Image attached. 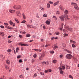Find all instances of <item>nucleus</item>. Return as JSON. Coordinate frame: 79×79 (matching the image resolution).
Masks as SVG:
<instances>
[{
	"label": "nucleus",
	"mask_w": 79,
	"mask_h": 79,
	"mask_svg": "<svg viewBox=\"0 0 79 79\" xmlns=\"http://www.w3.org/2000/svg\"><path fill=\"white\" fill-rule=\"evenodd\" d=\"M59 3V1H57L54 4V6H55Z\"/></svg>",
	"instance_id": "14"
},
{
	"label": "nucleus",
	"mask_w": 79,
	"mask_h": 79,
	"mask_svg": "<svg viewBox=\"0 0 79 79\" xmlns=\"http://www.w3.org/2000/svg\"><path fill=\"white\" fill-rule=\"evenodd\" d=\"M47 6L48 8H49L50 7V4H48L47 5Z\"/></svg>",
	"instance_id": "25"
},
{
	"label": "nucleus",
	"mask_w": 79,
	"mask_h": 79,
	"mask_svg": "<svg viewBox=\"0 0 79 79\" xmlns=\"http://www.w3.org/2000/svg\"><path fill=\"white\" fill-rule=\"evenodd\" d=\"M30 28H34V29H36L37 27L35 26H31Z\"/></svg>",
	"instance_id": "15"
},
{
	"label": "nucleus",
	"mask_w": 79,
	"mask_h": 79,
	"mask_svg": "<svg viewBox=\"0 0 79 79\" xmlns=\"http://www.w3.org/2000/svg\"><path fill=\"white\" fill-rule=\"evenodd\" d=\"M69 77H70V78H71L72 79H73V76H71V75H69Z\"/></svg>",
	"instance_id": "40"
},
{
	"label": "nucleus",
	"mask_w": 79,
	"mask_h": 79,
	"mask_svg": "<svg viewBox=\"0 0 79 79\" xmlns=\"http://www.w3.org/2000/svg\"><path fill=\"white\" fill-rule=\"evenodd\" d=\"M56 35H59V34H60V32H56Z\"/></svg>",
	"instance_id": "37"
},
{
	"label": "nucleus",
	"mask_w": 79,
	"mask_h": 79,
	"mask_svg": "<svg viewBox=\"0 0 79 79\" xmlns=\"http://www.w3.org/2000/svg\"><path fill=\"white\" fill-rule=\"evenodd\" d=\"M23 77H24L23 76H22V75H20L19 76L20 78H23Z\"/></svg>",
	"instance_id": "38"
},
{
	"label": "nucleus",
	"mask_w": 79,
	"mask_h": 79,
	"mask_svg": "<svg viewBox=\"0 0 79 79\" xmlns=\"http://www.w3.org/2000/svg\"><path fill=\"white\" fill-rule=\"evenodd\" d=\"M43 16H44V17H47V14H46L45 15V14H44V15H43Z\"/></svg>",
	"instance_id": "48"
},
{
	"label": "nucleus",
	"mask_w": 79,
	"mask_h": 79,
	"mask_svg": "<svg viewBox=\"0 0 79 79\" xmlns=\"http://www.w3.org/2000/svg\"><path fill=\"white\" fill-rule=\"evenodd\" d=\"M21 58V56L19 55V56H17V58L19 59V58Z\"/></svg>",
	"instance_id": "43"
},
{
	"label": "nucleus",
	"mask_w": 79,
	"mask_h": 79,
	"mask_svg": "<svg viewBox=\"0 0 79 79\" xmlns=\"http://www.w3.org/2000/svg\"><path fill=\"white\" fill-rule=\"evenodd\" d=\"M15 21H16L17 23H19V21H18V20L17 19H15Z\"/></svg>",
	"instance_id": "30"
},
{
	"label": "nucleus",
	"mask_w": 79,
	"mask_h": 79,
	"mask_svg": "<svg viewBox=\"0 0 79 79\" xmlns=\"http://www.w3.org/2000/svg\"><path fill=\"white\" fill-rule=\"evenodd\" d=\"M0 27L2 29H3V28H5V27H4V26H2V25H1V26H0Z\"/></svg>",
	"instance_id": "41"
},
{
	"label": "nucleus",
	"mask_w": 79,
	"mask_h": 79,
	"mask_svg": "<svg viewBox=\"0 0 79 79\" xmlns=\"http://www.w3.org/2000/svg\"><path fill=\"white\" fill-rule=\"evenodd\" d=\"M73 40H70V42H71V43H73Z\"/></svg>",
	"instance_id": "53"
},
{
	"label": "nucleus",
	"mask_w": 79,
	"mask_h": 79,
	"mask_svg": "<svg viewBox=\"0 0 79 79\" xmlns=\"http://www.w3.org/2000/svg\"><path fill=\"white\" fill-rule=\"evenodd\" d=\"M62 69H64V70L65 69V66L63 65L62 66Z\"/></svg>",
	"instance_id": "31"
},
{
	"label": "nucleus",
	"mask_w": 79,
	"mask_h": 79,
	"mask_svg": "<svg viewBox=\"0 0 79 79\" xmlns=\"http://www.w3.org/2000/svg\"><path fill=\"white\" fill-rule=\"evenodd\" d=\"M5 67L6 69H9V67H8V66L7 65H5Z\"/></svg>",
	"instance_id": "28"
},
{
	"label": "nucleus",
	"mask_w": 79,
	"mask_h": 79,
	"mask_svg": "<svg viewBox=\"0 0 79 79\" xmlns=\"http://www.w3.org/2000/svg\"><path fill=\"white\" fill-rule=\"evenodd\" d=\"M26 36L27 37H30V34H27L26 35Z\"/></svg>",
	"instance_id": "27"
},
{
	"label": "nucleus",
	"mask_w": 79,
	"mask_h": 79,
	"mask_svg": "<svg viewBox=\"0 0 79 79\" xmlns=\"http://www.w3.org/2000/svg\"><path fill=\"white\" fill-rule=\"evenodd\" d=\"M71 5H73L74 8H75V9H76V10H78L79 7H78L77 6V4L74 2H72L71 3Z\"/></svg>",
	"instance_id": "3"
},
{
	"label": "nucleus",
	"mask_w": 79,
	"mask_h": 79,
	"mask_svg": "<svg viewBox=\"0 0 79 79\" xmlns=\"http://www.w3.org/2000/svg\"><path fill=\"white\" fill-rule=\"evenodd\" d=\"M20 33L21 34H26V32L24 31V32H23V31H20Z\"/></svg>",
	"instance_id": "35"
},
{
	"label": "nucleus",
	"mask_w": 79,
	"mask_h": 79,
	"mask_svg": "<svg viewBox=\"0 0 79 79\" xmlns=\"http://www.w3.org/2000/svg\"><path fill=\"white\" fill-rule=\"evenodd\" d=\"M64 18L65 19H69V18H68V16L66 15H64Z\"/></svg>",
	"instance_id": "13"
},
{
	"label": "nucleus",
	"mask_w": 79,
	"mask_h": 79,
	"mask_svg": "<svg viewBox=\"0 0 79 79\" xmlns=\"http://www.w3.org/2000/svg\"><path fill=\"white\" fill-rule=\"evenodd\" d=\"M44 54H42L41 56V57H42V58H43V57H44Z\"/></svg>",
	"instance_id": "56"
},
{
	"label": "nucleus",
	"mask_w": 79,
	"mask_h": 79,
	"mask_svg": "<svg viewBox=\"0 0 79 79\" xmlns=\"http://www.w3.org/2000/svg\"><path fill=\"white\" fill-rule=\"evenodd\" d=\"M60 73L61 74H63V71H61L60 72Z\"/></svg>",
	"instance_id": "42"
},
{
	"label": "nucleus",
	"mask_w": 79,
	"mask_h": 79,
	"mask_svg": "<svg viewBox=\"0 0 79 79\" xmlns=\"http://www.w3.org/2000/svg\"><path fill=\"white\" fill-rule=\"evenodd\" d=\"M51 53H54V51H51Z\"/></svg>",
	"instance_id": "60"
},
{
	"label": "nucleus",
	"mask_w": 79,
	"mask_h": 79,
	"mask_svg": "<svg viewBox=\"0 0 79 79\" xmlns=\"http://www.w3.org/2000/svg\"><path fill=\"white\" fill-rule=\"evenodd\" d=\"M69 12L68 10H65L64 11V13L65 14H68Z\"/></svg>",
	"instance_id": "17"
},
{
	"label": "nucleus",
	"mask_w": 79,
	"mask_h": 79,
	"mask_svg": "<svg viewBox=\"0 0 79 79\" xmlns=\"http://www.w3.org/2000/svg\"><path fill=\"white\" fill-rule=\"evenodd\" d=\"M7 29H13V27L8 26L7 28Z\"/></svg>",
	"instance_id": "20"
},
{
	"label": "nucleus",
	"mask_w": 79,
	"mask_h": 79,
	"mask_svg": "<svg viewBox=\"0 0 79 79\" xmlns=\"http://www.w3.org/2000/svg\"><path fill=\"white\" fill-rule=\"evenodd\" d=\"M26 21L25 20H23L22 22L21 23H26Z\"/></svg>",
	"instance_id": "47"
},
{
	"label": "nucleus",
	"mask_w": 79,
	"mask_h": 79,
	"mask_svg": "<svg viewBox=\"0 0 79 79\" xmlns=\"http://www.w3.org/2000/svg\"><path fill=\"white\" fill-rule=\"evenodd\" d=\"M33 37L34 39V38H35V35H33Z\"/></svg>",
	"instance_id": "62"
},
{
	"label": "nucleus",
	"mask_w": 79,
	"mask_h": 79,
	"mask_svg": "<svg viewBox=\"0 0 79 79\" xmlns=\"http://www.w3.org/2000/svg\"><path fill=\"white\" fill-rule=\"evenodd\" d=\"M42 57H41V56L40 57V58H39V59H40V60H42Z\"/></svg>",
	"instance_id": "64"
},
{
	"label": "nucleus",
	"mask_w": 79,
	"mask_h": 79,
	"mask_svg": "<svg viewBox=\"0 0 79 79\" xmlns=\"http://www.w3.org/2000/svg\"><path fill=\"white\" fill-rule=\"evenodd\" d=\"M4 35H5V33L3 32H0V35H2V36H4Z\"/></svg>",
	"instance_id": "10"
},
{
	"label": "nucleus",
	"mask_w": 79,
	"mask_h": 79,
	"mask_svg": "<svg viewBox=\"0 0 79 79\" xmlns=\"http://www.w3.org/2000/svg\"><path fill=\"white\" fill-rule=\"evenodd\" d=\"M31 61L32 63H33V62H34V61H35V60L33 59Z\"/></svg>",
	"instance_id": "59"
},
{
	"label": "nucleus",
	"mask_w": 79,
	"mask_h": 79,
	"mask_svg": "<svg viewBox=\"0 0 79 79\" xmlns=\"http://www.w3.org/2000/svg\"><path fill=\"white\" fill-rule=\"evenodd\" d=\"M37 55L35 53L33 55V57H34V58H37Z\"/></svg>",
	"instance_id": "18"
},
{
	"label": "nucleus",
	"mask_w": 79,
	"mask_h": 79,
	"mask_svg": "<svg viewBox=\"0 0 79 79\" xmlns=\"http://www.w3.org/2000/svg\"><path fill=\"white\" fill-rule=\"evenodd\" d=\"M53 39H55V38L54 37H52L51 38V40H53Z\"/></svg>",
	"instance_id": "63"
},
{
	"label": "nucleus",
	"mask_w": 79,
	"mask_h": 79,
	"mask_svg": "<svg viewBox=\"0 0 79 79\" xmlns=\"http://www.w3.org/2000/svg\"><path fill=\"white\" fill-rule=\"evenodd\" d=\"M37 76V75L36 73H35L34 75V77H36Z\"/></svg>",
	"instance_id": "45"
},
{
	"label": "nucleus",
	"mask_w": 79,
	"mask_h": 79,
	"mask_svg": "<svg viewBox=\"0 0 79 79\" xmlns=\"http://www.w3.org/2000/svg\"><path fill=\"white\" fill-rule=\"evenodd\" d=\"M19 45H20L21 46H22L23 47L27 46V44H22L21 43H19Z\"/></svg>",
	"instance_id": "7"
},
{
	"label": "nucleus",
	"mask_w": 79,
	"mask_h": 79,
	"mask_svg": "<svg viewBox=\"0 0 79 79\" xmlns=\"http://www.w3.org/2000/svg\"><path fill=\"white\" fill-rule=\"evenodd\" d=\"M49 3H50L51 4H53V2L51 1H49Z\"/></svg>",
	"instance_id": "58"
},
{
	"label": "nucleus",
	"mask_w": 79,
	"mask_h": 79,
	"mask_svg": "<svg viewBox=\"0 0 79 79\" xmlns=\"http://www.w3.org/2000/svg\"><path fill=\"white\" fill-rule=\"evenodd\" d=\"M16 14L18 16H20V15H21V13H20V12L19 11H17Z\"/></svg>",
	"instance_id": "9"
},
{
	"label": "nucleus",
	"mask_w": 79,
	"mask_h": 79,
	"mask_svg": "<svg viewBox=\"0 0 79 79\" xmlns=\"http://www.w3.org/2000/svg\"><path fill=\"white\" fill-rule=\"evenodd\" d=\"M59 8H60V10H62V7L61 6H60Z\"/></svg>",
	"instance_id": "50"
},
{
	"label": "nucleus",
	"mask_w": 79,
	"mask_h": 79,
	"mask_svg": "<svg viewBox=\"0 0 79 79\" xmlns=\"http://www.w3.org/2000/svg\"><path fill=\"white\" fill-rule=\"evenodd\" d=\"M56 13V14H59L60 13V12H59V11H57Z\"/></svg>",
	"instance_id": "57"
},
{
	"label": "nucleus",
	"mask_w": 79,
	"mask_h": 79,
	"mask_svg": "<svg viewBox=\"0 0 79 79\" xmlns=\"http://www.w3.org/2000/svg\"><path fill=\"white\" fill-rule=\"evenodd\" d=\"M66 57L67 59L70 60L73 58V55L70 54H67L66 55Z\"/></svg>",
	"instance_id": "1"
},
{
	"label": "nucleus",
	"mask_w": 79,
	"mask_h": 79,
	"mask_svg": "<svg viewBox=\"0 0 79 79\" xmlns=\"http://www.w3.org/2000/svg\"><path fill=\"white\" fill-rule=\"evenodd\" d=\"M40 74H41V75H44V73H42V72H40Z\"/></svg>",
	"instance_id": "55"
},
{
	"label": "nucleus",
	"mask_w": 79,
	"mask_h": 79,
	"mask_svg": "<svg viewBox=\"0 0 79 79\" xmlns=\"http://www.w3.org/2000/svg\"><path fill=\"white\" fill-rule=\"evenodd\" d=\"M34 50H35L36 52H40L42 51V49L40 50V49H34Z\"/></svg>",
	"instance_id": "11"
},
{
	"label": "nucleus",
	"mask_w": 79,
	"mask_h": 79,
	"mask_svg": "<svg viewBox=\"0 0 79 79\" xmlns=\"http://www.w3.org/2000/svg\"><path fill=\"white\" fill-rule=\"evenodd\" d=\"M72 47H73V48H75L76 47V45H74V44H72Z\"/></svg>",
	"instance_id": "34"
},
{
	"label": "nucleus",
	"mask_w": 79,
	"mask_h": 79,
	"mask_svg": "<svg viewBox=\"0 0 79 79\" xmlns=\"http://www.w3.org/2000/svg\"><path fill=\"white\" fill-rule=\"evenodd\" d=\"M48 72H52V70L51 69H48Z\"/></svg>",
	"instance_id": "51"
},
{
	"label": "nucleus",
	"mask_w": 79,
	"mask_h": 79,
	"mask_svg": "<svg viewBox=\"0 0 79 79\" xmlns=\"http://www.w3.org/2000/svg\"><path fill=\"white\" fill-rule=\"evenodd\" d=\"M7 52H9V53H10V52H11V49H8L7 50Z\"/></svg>",
	"instance_id": "33"
},
{
	"label": "nucleus",
	"mask_w": 79,
	"mask_h": 79,
	"mask_svg": "<svg viewBox=\"0 0 79 79\" xmlns=\"http://www.w3.org/2000/svg\"><path fill=\"white\" fill-rule=\"evenodd\" d=\"M60 18L61 19V21H64V15H62V16H60Z\"/></svg>",
	"instance_id": "5"
},
{
	"label": "nucleus",
	"mask_w": 79,
	"mask_h": 79,
	"mask_svg": "<svg viewBox=\"0 0 79 79\" xmlns=\"http://www.w3.org/2000/svg\"><path fill=\"white\" fill-rule=\"evenodd\" d=\"M65 29H66V30H68V31H71V32H72V31H73V29L72 28L66 27H65Z\"/></svg>",
	"instance_id": "4"
},
{
	"label": "nucleus",
	"mask_w": 79,
	"mask_h": 79,
	"mask_svg": "<svg viewBox=\"0 0 79 79\" xmlns=\"http://www.w3.org/2000/svg\"><path fill=\"white\" fill-rule=\"evenodd\" d=\"M58 47L57 46H56L54 47L53 48V50H55V49H56V48H58Z\"/></svg>",
	"instance_id": "21"
},
{
	"label": "nucleus",
	"mask_w": 79,
	"mask_h": 79,
	"mask_svg": "<svg viewBox=\"0 0 79 79\" xmlns=\"http://www.w3.org/2000/svg\"><path fill=\"white\" fill-rule=\"evenodd\" d=\"M61 25H62V27L60 28V30L61 31H62V30H63V29L62 28H63V24H61Z\"/></svg>",
	"instance_id": "29"
},
{
	"label": "nucleus",
	"mask_w": 79,
	"mask_h": 79,
	"mask_svg": "<svg viewBox=\"0 0 79 79\" xmlns=\"http://www.w3.org/2000/svg\"><path fill=\"white\" fill-rule=\"evenodd\" d=\"M58 69H59L60 71H61L63 70V69L61 67H58Z\"/></svg>",
	"instance_id": "26"
},
{
	"label": "nucleus",
	"mask_w": 79,
	"mask_h": 79,
	"mask_svg": "<svg viewBox=\"0 0 79 79\" xmlns=\"http://www.w3.org/2000/svg\"><path fill=\"white\" fill-rule=\"evenodd\" d=\"M9 23L10 25H12L13 24V23L12 22V21L10 20L9 21Z\"/></svg>",
	"instance_id": "22"
},
{
	"label": "nucleus",
	"mask_w": 79,
	"mask_h": 79,
	"mask_svg": "<svg viewBox=\"0 0 79 79\" xmlns=\"http://www.w3.org/2000/svg\"><path fill=\"white\" fill-rule=\"evenodd\" d=\"M13 8L14 9H15L16 10H19L21 8V6L18 5H15L13 6Z\"/></svg>",
	"instance_id": "2"
},
{
	"label": "nucleus",
	"mask_w": 79,
	"mask_h": 79,
	"mask_svg": "<svg viewBox=\"0 0 79 79\" xmlns=\"http://www.w3.org/2000/svg\"><path fill=\"white\" fill-rule=\"evenodd\" d=\"M53 18H54V19H55L56 20H57V19L56 18V17L55 16H53Z\"/></svg>",
	"instance_id": "36"
},
{
	"label": "nucleus",
	"mask_w": 79,
	"mask_h": 79,
	"mask_svg": "<svg viewBox=\"0 0 79 79\" xmlns=\"http://www.w3.org/2000/svg\"><path fill=\"white\" fill-rule=\"evenodd\" d=\"M16 50H17V51L19 50V48H17L16 49Z\"/></svg>",
	"instance_id": "61"
},
{
	"label": "nucleus",
	"mask_w": 79,
	"mask_h": 79,
	"mask_svg": "<svg viewBox=\"0 0 79 79\" xmlns=\"http://www.w3.org/2000/svg\"><path fill=\"white\" fill-rule=\"evenodd\" d=\"M4 24L5 26H8V23H4Z\"/></svg>",
	"instance_id": "44"
},
{
	"label": "nucleus",
	"mask_w": 79,
	"mask_h": 79,
	"mask_svg": "<svg viewBox=\"0 0 79 79\" xmlns=\"http://www.w3.org/2000/svg\"><path fill=\"white\" fill-rule=\"evenodd\" d=\"M9 12H10V13H14L15 11V10H9Z\"/></svg>",
	"instance_id": "12"
},
{
	"label": "nucleus",
	"mask_w": 79,
	"mask_h": 79,
	"mask_svg": "<svg viewBox=\"0 0 79 79\" xmlns=\"http://www.w3.org/2000/svg\"><path fill=\"white\" fill-rule=\"evenodd\" d=\"M48 72V70H47L45 71V73H47Z\"/></svg>",
	"instance_id": "46"
},
{
	"label": "nucleus",
	"mask_w": 79,
	"mask_h": 79,
	"mask_svg": "<svg viewBox=\"0 0 79 79\" xmlns=\"http://www.w3.org/2000/svg\"><path fill=\"white\" fill-rule=\"evenodd\" d=\"M45 64H48V62H45V61H43V62L42 63V64H43V65H44Z\"/></svg>",
	"instance_id": "8"
},
{
	"label": "nucleus",
	"mask_w": 79,
	"mask_h": 79,
	"mask_svg": "<svg viewBox=\"0 0 79 79\" xmlns=\"http://www.w3.org/2000/svg\"><path fill=\"white\" fill-rule=\"evenodd\" d=\"M60 58H62V57H63V55H62L61 54L60 55Z\"/></svg>",
	"instance_id": "52"
},
{
	"label": "nucleus",
	"mask_w": 79,
	"mask_h": 79,
	"mask_svg": "<svg viewBox=\"0 0 79 79\" xmlns=\"http://www.w3.org/2000/svg\"><path fill=\"white\" fill-rule=\"evenodd\" d=\"M56 61H57L56 60H54L52 61V63H56Z\"/></svg>",
	"instance_id": "24"
},
{
	"label": "nucleus",
	"mask_w": 79,
	"mask_h": 79,
	"mask_svg": "<svg viewBox=\"0 0 79 79\" xmlns=\"http://www.w3.org/2000/svg\"><path fill=\"white\" fill-rule=\"evenodd\" d=\"M19 63H23V61H22V60L21 59H20L19 60Z\"/></svg>",
	"instance_id": "39"
},
{
	"label": "nucleus",
	"mask_w": 79,
	"mask_h": 79,
	"mask_svg": "<svg viewBox=\"0 0 79 79\" xmlns=\"http://www.w3.org/2000/svg\"><path fill=\"white\" fill-rule=\"evenodd\" d=\"M46 23L47 24H49L50 23V22L48 20L46 22Z\"/></svg>",
	"instance_id": "23"
},
{
	"label": "nucleus",
	"mask_w": 79,
	"mask_h": 79,
	"mask_svg": "<svg viewBox=\"0 0 79 79\" xmlns=\"http://www.w3.org/2000/svg\"><path fill=\"white\" fill-rule=\"evenodd\" d=\"M19 37H20V38L21 39L22 38V35H19Z\"/></svg>",
	"instance_id": "49"
},
{
	"label": "nucleus",
	"mask_w": 79,
	"mask_h": 79,
	"mask_svg": "<svg viewBox=\"0 0 79 79\" xmlns=\"http://www.w3.org/2000/svg\"><path fill=\"white\" fill-rule=\"evenodd\" d=\"M65 52H68L69 53H70V54H71L72 53V52H71V51L68 50L67 49H65Z\"/></svg>",
	"instance_id": "6"
},
{
	"label": "nucleus",
	"mask_w": 79,
	"mask_h": 79,
	"mask_svg": "<svg viewBox=\"0 0 79 79\" xmlns=\"http://www.w3.org/2000/svg\"><path fill=\"white\" fill-rule=\"evenodd\" d=\"M6 63L7 64H10V60H7L6 61Z\"/></svg>",
	"instance_id": "19"
},
{
	"label": "nucleus",
	"mask_w": 79,
	"mask_h": 79,
	"mask_svg": "<svg viewBox=\"0 0 79 79\" xmlns=\"http://www.w3.org/2000/svg\"><path fill=\"white\" fill-rule=\"evenodd\" d=\"M68 34H67L66 33H64V37H66V36H68Z\"/></svg>",
	"instance_id": "32"
},
{
	"label": "nucleus",
	"mask_w": 79,
	"mask_h": 79,
	"mask_svg": "<svg viewBox=\"0 0 79 79\" xmlns=\"http://www.w3.org/2000/svg\"><path fill=\"white\" fill-rule=\"evenodd\" d=\"M22 16L23 17L24 19H26V16L25 15H24V14H22Z\"/></svg>",
	"instance_id": "16"
},
{
	"label": "nucleus",
	"mask_w": 79,
	"mask_h": 79,
	"mask_svg": "<svg viewBox=\"0 0 79 79\" xmlns=\"http://www.w3.org/2000/svg\"><path fill=\"white\" fill-rule=\"evenodd\" d=\"M8 25H5V27L6 28H8Z\"/></svg>",
	"instance_id": "54"
}]
</instances>
